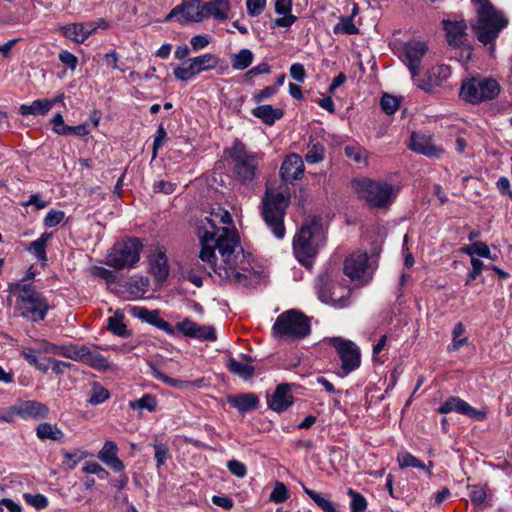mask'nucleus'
Listing matches in <instances>:
<instances>
[{
	"label": "nucleus",
	"instance_id": "nucleus-1",
	"mask_svg": "<svg viewBox=\"0 0 512 512\" xmlns=\"http://www.w3.org/2000/svg\"><path fill=\"white\" fill-rule=\"evenodd\" d=\"M231 224V215L223 209L200 220L197 226L201 244L199 259L205 270L214 272L222 280L246 284V270L239 267V259L244 257L243 250L236 230L229 227Z\"/></svg>",
	"mask_w": 512,
	"mask_h": 512
},
{
	"label": "nucleus",
	"instance_id": "nucleus-2",
	"mask_svg": "<svg viewBox=\"0 0 512 512\" xmlns=\"http://www.w3.org/2000/svg\"><path fill=\"white\" fill-rule=\"evenodd\" d=\"M325 236L322 219L318 216L308 218L293 240V250L301 263L313 258L324 244Z\"/></svg>",
	"mask_w": 512,
	"mask_h": 512
},
{
	"label": "nucleus",
	"instance_id": "nucleus-3",
	"mask_svg": "<svg viewBox=\"0 0 512 512\" xmlns=\"http://www.w3.org/2000/svg\"><path fill=\"white\" fill-rule=\"evenodd\" d=\"M352 189L371 208H387L396 198L397 189L394 185L370 178H359L352 181Z\"/></svg>",
	"mask_w": 512,
	"mask_h": 512
},
{
	"label": "nucleus",
	"instance_id": "nucleus-4",
	"mask_svg": "<svg viewBox=\"0 0 512 512\" xmlns=\"http://www.w3.org/2000/svg\"><path fill=\"white\" fill-rule=\"evenodd\" d=\"M288 206L289 198L282 192L266 190L261 201V216L277 239H282L285 236L284 217Z\"/></svg>",
	"mask_w": 512,
	"mask_h": 512
},
{
	"label": "nucleus",
	"instance_id": "nucleus-5",
	"mask_svg": "<svg viewBox=\"0 0 512 512\" xmlns=\"http://www.w3.org/2000/svg\"><path fill=\"white\" fill-rule=\"evenodd\" d=\"M472 1L477 6L478 14L472 29L481 43L493 44L500 31L507 25V20L497 13L488 0Z\"/></svg>",
	"mask_w": 512,
	"mask_h": 512
},
{
	"label": "nucleus",
	"instance_id": "nucleus-6",
	"mask_svg": "<svg viewBox=\"0 0 512 512\" xmlns=\"http://www.w3.org/2000/svg\"><path fill=\"white\" fill-rule=\"evenodd\" d=\"M17 310L19 314L32 322L45 319L50 309L47 299L31 284H17Z\"/></svg>",
	"mask_w": 512,
	"mask_h": 512
},
{
	"label": "nucleus",
	"instance_id": "nucleus-7",
	"mask_svg": "<svg viewBox=\"0 0 512 512\" xmlns=\"http://www.w3.org/2000/svg\"><path fill=\"white\" fill-rule=\"evenodd\" d=\"M272 333L275 338L285 341L304 338L310 333L309 318L297 310L283 312L276 318Z\"/></svg>",
	"mask_w": 512,
	"mask_h": 512
},
{
	"label": "nucleus",
	"instance_id": "nucleus-8",
	"mask_svg": "<svg viewBox=\"0 0 512 512\" xmlns=\"http://www.w3.org/2000/svg\"><path fill=\"white\" fill-rule=\"evenodd\" d=\"M499 93L500 85L495 79L477 76L462 81L459 96L465 102L480 104L493 100Z\"/></svg>",
	"mask_w": 512,
	"mask_h": 512
},
{
	"label": "nucleus",
	"instance_id": "nucleus-9",
	"mask_svg": "<svg viewBox=\"0 0 512 512\" xmlns=\"http://www.w3.org/2000/svg\"><path fill=\"white\" fill-rule=\"evenodd\" d=\"M143 244L139 238L127 237L117 241L106 255V265L121 270L132 268L140 259Z\"/></svg>",
	"mask_w": 512,
	"mask_h": 512
},
{
	"label": "nucleus",
	"instance_id": "nucleus-10",
	"mask_svg": "<svg viewBox=\"0 0 512 512\" xmlns=\"http://www.w3.org/2000/svg\"><path fill=\"white\" fill-rule=\"evenodd\" d=\"M229 155L235 178L242 184L252 182L259 167V157L249 152L239 141L234 142L229 150Z\"/></svg>",
	"mask_w": 512,
	"mask_h": 512
},
{
	"label": "nucleus",
	"instance_id": "nucleus-11",
	"mask_svg": "<svg viewBox=\"0 0 512 512\" xmlns=\"http://www.w3.org/2000/svg\"><path fill=\"white\" fill-rule=\"evenodd\" d=\"M317 290L318 297L323 303L337 308H343L349 303L351 290L338 283L335 277L327 271L319 275Z\"/></svg>",
	"mask_w": 512,
	"mask_h": 512
},
{
	"label": "nucleus",
	"instance_id": "nucleus-12",
	"mask_svg": "<svg viewBox=\"0 0 512 512\" xmlns=\"http://www.w3.org/2000/svg\"><path fill=\"white\" fill-rule=\"evenodd\" d=\"M329 343L335 348L341 359V369L344 375L349 374L360 366L361 354L355 343L340 337L330 338Z\"/></svg>",
	"mask_w": 512,
	"mask_h": 512
},
{
	"label": "nucleus",
	"instance_id": "nucleus-13",
	"mask_svg": "<svg viewBox=\"0 0 512 512\" xmlns=\"http://www.w3.org/2000/svg\"><path fill=\"white\" fill-rule=\"evenodd\" d=\"M443 28L449 46L462 49V52L466 54V60L470 59L472 49L468 41L466 22L463 19L443 20Z\"/></svg>",
	"mask_w": 512,
	"mask_h": 512
},
{
	"label": "nucleus",
	"instance_id": "nucleus-14",
	"mask_svg": "<svg viewBox=\"0 0 512 512\" xmlns=\"http://www.w3.org/2000/svg\"><path fill=\"white\" fill-rule=\"evenodd\" d=\"M177 18L181 24L186 22H202L204 20L203 1L202 0H183L181 4L175 6L165 20L170 21Z\"/></svg>",
	"mask_w": 512,
	"mask_h": 512
},
{
	"label": "nucleus",
	"instance_id": "nucleus-15",
	"mask_svg": "<svg viewBox=\"0 0 512 512\" xmlns=\"http://www.w3.org/2000/svg\"><path fill=\"white\" fill-rule=\"evenodd\" d=\"M428 52V45L424 41L411 40L403 47V61L407 65L412 79L417 81L421 70V60Z\"/></svg>",
	"mask_w": 512,
	"mask_h": 512
},
{
	"label": "nucleus",
	"instance_id": "nucleus-16",
	"mask_svg": "<svg viewBox=\"0 0 512 512\" xmlns=\"http://www.w3.org/2000/svg\"><path fill=\"white\" fill-rule=\"evenodd\" d=\"M368 254L366 252H354L350 254L344 261V274L351 280H360L367 283L371 279L368 272Z\"/></svg>",
	"mask_w": 512,
	"mask_h": 512
},
{
	"label": "nucleus",
	"instance_id": "nucleus-17",
	"mask_svg": "<svg viewBox=\"0 0 512 512\" xmlns=\"http://www.w3.org/2000/svg\"><path fill=\"white\" fill-rule=\"evenodd\" d=\"M438 412L441 414L457 412L459 414L468 416L477 421H482L486 417V411L478 410L472 407L463 399L456 396H451L448 399H446L438 408Z\"/></svg>",
	"mask_w": 512,
	"mask_h": 512
},
{
	"label": "nucleus",
	"instance_id": "nucleus-18",
	"mask_svg": "<svg viewBox=\"0 0 512 512\" xmlns=\"http://www.w3.org/2000/svg\"><path fill=\"white\" fill-rule=\"evenodd\" d=\"M175 329L180 331L186 337L201 341H215L217 339V334L213 326L198 325L189 318H185L183 321L177 322Z\"/></svg>",
	"mask_w": 512,
	"mask_h": 512
},
{
	"label": "nucleus",
	"instance_id": "nucleus-19",
	"mask_svg": "<svg viewBox=\"0 0 512 512\" xmlns=\"http://www.w3.org/2000/svg\"><path fill=\"white\" fill-rule=\"evenodd\" d=\"M100 23L106 24L103 19L84 23H71L63 26V35L76 43H83L99 27Z\"/></svg>",
	"mask_w": 512,
	"mask_h": 512
},
{
	"label": "nucleus",
	"instance_id": "nucleus-20",
	"mask_svg": "<svg viewBox=\"0 0 512 512\" xmlns=\"http://www.w3.org/2000/svg\"><path fill=\"white\" fill-rule=\"evenodd\" d=\"M451 75L450 67L447 65H436L426 73V79H419L417 87L426 93H432L434 88L441 85Z\"/></svg>",
	"mask_w": 512,
	"mask_h": 512
},
{
	"label": "nucleus",
	"instance_id": "nucleus-21",
	"mask_svg": "<svg viewBox=\"0 0 512 512\" xmlns=\"http://www.w3.org/2000/svg\"><path fill=\"white\" fill-rule=\"evenodd\" d=\"M304 162L298 154H290L283 161L280 168V176L286 183H293L302 178Z\"/></svg>",
	"mask_w": 512,
	"mask_h": 512
},
{
	"label": "nucleus",
	"instance_id": "nucleus-22",
	"mask_svg": "<svg viewBox=\"0 0 512 512\" xmlns=\"http://www.w3.org/2000/svg\"><path fill=\"white\" fill-rule=\"evenodd\" d=\"M409 148L430 158H439L443 154V149L434 144L431 137L412 133Z\"/></svg>",
	"mask_w": 512,
	"mask_h": 512
},
{
	"label": "nucleus",
	"instance_id": "nucleus-23",
	"mask_svg": "<svg viewBox=\"0 0 512 512\" xmlns=\"http://www.w3.org/2000/svg\"><path fill=\"white\" fill-rule=\"evenodd\" d=\"M131 313L133 316L157 327L169 335H174L175 333V328L169 322L162 319L157 310H148L144 307L135 306L131 308Z\"/></svg>",
	"mask_w": 512,
	"mask_h": 512
},
{
	"label": "nucleus",
	"instance_id": "nucleus-24",
	"mask_svg": "<svg viewBox=\"0 0 512 512\" xmlns=\"http://www.w3.org/2000/svg\"><path fill=\"white\" fill-rule=\"evenodd\" d=\"M76 355L75 361L83 362L93 369L106 370L109 368V363L102 354L85 345L77 347Z\"/></svg>",
	"mask_w": 512,
	"mask_h": 512
},
{
	"label": "nucleus",
	"instance_id": "nucleus-25",
	"mask_svg": "<svg viewBox=\"0 0 512 512\" xmlns=\"http://www.w3.org/2000/svg\"><path fill=\"white\" fill-rule=\"evenodd\" d=\"M293 395L288 384H280L276 387L271 397H268V406L276 411L283 412L293 404Z\"/></svg>",
	"mask_w": 512,
	"mask_h": 512
},
{
	"label": "nucleus",
	"instance_id": "nucleus-26",
	"mask_svg": "<svg viewBox=\"0 0 512 512\" xmlns=\"http://www.w3.org/2000/svg\"><path fill=\"white\" fill-rule=\"evenodd\" d=\"M18 406L20 410V418L24 420L34 419H46L49 414V408L38 401L28 400V401H18Z\"/></svg>",
	"mask_w": 512,
	"mask_h": 512
},
{
	"label": "nucleus",
	"instance_id": "nucleus-27",
	"mask_svg": "<svg viewBox=\"0 0 512 512\" xmlns=\"http://www.w3.org/2000/svg\"><path fill=\"white\" fill-rule=\"evenodd\" d=\"M231 5L229 0H209L203 1L204 19L213 17L218 21L227 20L229 17Z\"/></svg>",
	"mask_w": 512,
	"mask_h": 512
},
{
	"label": "nucleus",
	"instance_id": "nucleus-28",
	"mask_svg": "<svg viewBox=\"0 0 512 512\" xmlns=\"http://www.w3.org/2000/svg\"><path fill=\"white\" fill-rule=\"evenodd\" d=\"M118 447L113 441H106L98 453V458L115 472L124 470L123 462L117 456Z\"/></svg>",
	"mask_w": 512,
	"mask_h": 512
},
{
	"label": "nucleus",
	"instance_id": "nucleus-29",
	"mask_svg": "<svg viewBox=\"0 0 512 512\" xmlns=\"http://www.w3.org/2000/svg\"><path fill=\"white\" fill-rule=\"evenodd\" d=\"M241 356L244 358L245 361L231 357L227 361V368L231 373L237 375L238 377L244 380H248L252 378L255 369L254 366L250 364V362L252 361L251 357L247 355Z\"/></svg>",
	"mask_w": 512,
	"mask_h": 512
},
{
	"label": "nucleus",
	"instance_id": "nucleus-30",
	"mask_svg": "<svg viewBox=\"0 0 512 512\" xmlns=\"http://www.w3.org/2000/svg\"><path fill=\"white\" fill-rule=\"evenodd\" d=\"M292 0H276L275 12L283 17L275 19V25L278 27H290L295 23L297 17L291 13Z\"/></svg>",
	"mask_w": 512,
	"mask_h": 512
},
{
	"label": "nucleus",
	"instance_id": "nucleus-31",
	"mask_svg": "<svg viewBox=\"0 0 512 512\" xmlns=\"http://www.w3.org/2000/svg\"><path fill=\"white\" fill-rule=\"evenodd\" d=\"M228 403L237 408L240 412H247L257 408L259 404L258 397L253 393H242L229 396Z\"/></svg>",
	"mask_w": 512,
	"mask_h": 512
},
{
	"label": "nucleus",
	"instance_id": "nucleus-32",
	"mask_svg": "<svg viewBox=\"0 0 512 512\" xmlns=\"http://www.w3.org/2000/svg\"><path fill=\"white\" fill-rule=\"evenodd\" d=\"M77 345H57L54 343H50L48 341H41V346L39 348L40 352L43 353H51L54 355L63 356L65 358L71 359L75 361L77 358Z\"/></svg>",
	"mask_w": 512,
	"mask_h": 512
},
{
	"label": "nucleus",
	"instance_id": "nucleus-33",
	"mask_svg": "<svg viewBox=\"0 0 512 512\" xmlns=\"http://www.w3.org/2000/svg\"><path fill=\"white\" fill-rule=\"evenodd\" d=\"M253 116L259 118L263 121V123L267 125H272L276 120H279L283 117V110L280 108H274L271 105H261L257 106L252 110Z\"/></svg>",
	"mask_w": 512,
	"mask_h": 512
},
{
	"label": "nucleus",
	"instance_id": "nucleus-34",
	"mask_svg": "<svg viewBox=\"0 0 512 512\" xmlns=\"http://www.w3.org/2000/svg\"><path fill=\"white\" fill-rule=\"evenodd\" d=\"M52 109V102H49L48 99H37L33 101L31 104H23L19 107V112L23 116L28 115H46Z\"/></svg>",
	"mask_w": 512,
	"mask_h": 512
},
{
	"label": "nucleus",
	"instance_id": "nucleus-35",
	"mask_svg": "<svg viewBox=\"0 0 512 512\" xmlns=\"http://www.w3.org/2000/svg\"><path fill=\"white\" fill-rule=\"evenodd\" d=\"M151 270L157 280H166L169 275V266L167 257L164 253L159 252L154 256V260L151 264Z\"/></svg>",
	"mask_w": 512,
	"mask_h": 512
},
{
	"label": "nucleus",
	"instance_id": "nucleus-36",
	"mask_svg": "<svg viewBox=\"0 0 512 512\" xmlns=\"http://www.w3.org/2000/svg\"><path fill=\"white\" fill-rule=\"evenodd\" d=\"M36 435L42 440L50 439L54 441H59L64 437L63 432L57 427L56 424H50L46 422L37 426Z\"/></svg>",
	"mask_w": 512,
	"mask_h": 512
},
{
	"label": "nucleus",
	"instance_id": "nucleus-37",
	"mask_svg": "<svg viewBox=\"0 0 512 512\" xmlns=\"http://www.w3.org/2000/svg\"><path fill=\"white\" fill-rule=\"evenodd\" d=\"M148 286V278L139 276L127 282L126 290L133 298H141L147 292Z\"/></svg>",
	"mask_w": 512,
	"mask_h": 512
},
{
	"label": "nucleus",
	"instance_id": "nucleus-38",
	"mask_svg": "<svg viewBox=\"0 0 512 512\" xmlns=\"http://www.w3.org/2000/svg\"><path fill=\"white\" fill-rule=\"evenodd\" d=\"M107 328L117 336H129V332L127 331L126 325L124 323V315L120 311H116L113 316L108 318Z\"/></svg>",
	"mask_w": 512,
	"mask_h": 512
},
{
	"label": "nucleus",
	"instance_id": "nucleus-39",
	"mask_svg": "<svg viewBox=\"0 0 512 512\" xmlns=\"http://www.w3.org/2000/svg\"><path fill=\"white\" fill-rule=\"evenodd\" d=\"M173 74L177 79L181 81H187L200 74V72L194 64L193 60L190 58L188 62L183 63L182 66L175 68Z\"/></svg>",
	"mask_w": 512,
	"mask_h": 512
},
{
	"label": "nucleus",
	"instance_id": "nucleus-40",
	"mask_svg": "<svg viewBox=\"0 0 512 512\" xmlns=\"http://www.w3.org/2000/svg\"><path fill=\"white\" fill-rule=\"evenodd\" d=\"M253 62V53L249 49H242L231 58V64L235 70H244Z\"/></svg>",
	"mask_w": 512,
	"mask_h": 512
},
{
	"label": "nucleus",
	"instance_id": "nucleus-41",
	"mask_svg": "<svg viewBox=\"0 0 512 512\" xmlns=\"http://www.w3.org/2000/svg\"><path fill=\"white\" fill-rule=\"evenodd\" d=\"M191 59L200 73L214 69L219 63L218 57L212 53H206Z\"/></svg>",
	"mask_w": 512,
	"mask_h": 512
},
{
	"label": "nucleus",
	"instance_id": "nucleus-42",
	"mask_svg": "<svg viewBox=\"0 0 512 512\" xmlns=\"http://www.w3.org/2000/svg\"><path fill=\"white\" fill-rule=\"evenodd\" d=\"M88 455H89V453L87 451H82L79 449H76L72 452L64 451L63 452L64 459L62 461V466H63V468H65L67 470H73L77 466V464L81 460L88 457Z\"/></svg>",
	"mask_w": 512,
	"mask_h": 512
},
{
	"label": "nucleus",
	"instance_id": "nucleus-43",
	"mask_svg": "<svg viewBox=\"0 0 512 512\" xmlns=\"http://www.w3.org/2000/svg\"><path fill=\"white\" fill-rule=\"evenodd\" d=\"M304 492L324 511V512H338L335 504L329 499L325 498L322 494L315 492L307 487H303Z\"/></svg>",
	"mask_w": 512,
	"mask_h": 512
},
{
	"label": "nucleus",
	"instance_id": "nucleus-44",
	"mask_svg": "<svg viewBox=\"0 0 512 512\" xmlns=\"http://www.w3.org/2000/svg\"><path fill=\"white\" fill-rule=\"evenodd\" d=\"M49 237V234H42L40 238L33 241L29 246V251L42 262H45L47 260L46 246Z\"/></svg>",
	"mask_w": 512,
	"mask_h": 512
},
{
	"label": "nucleus",
	"instance_id": "nucleus-45",
	"mask_svg": "<svg viewBox=\"0 0 512 512\" xmlns=\"http://www.w3.org/2000/svg\"><path fill=\"white\" fill-rule=\"evenodd\" d=\"M129 406L132 409H146L149 412H154L157 408V400L151 394H144L140 399L130 401Z\"/></svg>",
	"mask_w": 512,
	"mask_h": 512
},
{
	"label": "nucleus",
	"instance_id": "nucleus-46",
	"mask_svg": "<svg viewBox=\"0 0 512 512\" xmlns=\"http://www.w3.org/2000/svg\"><path fill=\"white\" fill-rule=\"evenodd\" d=\"M461 252L471 256L478 255L481 257L489 258L490 257V249L489 247L481 241L474 242L470 245L463 246L461 248Z\"/></svg>",
	"mask_w": 512,
	"mask_h": 512
},
{
	"label": "nucleus",
	"instance_id": "nucleus-47",
	"mask_svg": "<svg viewBox=\"0 0 512 512\" xmlns=\"http://www.w3.org/2000/svg\"><path fill=\"white\" fill-rule=\"evenodd\" d=\"M465 327L463 323L458 322L452 332L453 340L451 345L449 346L450 351H457L460 347L465 345L468 341V338L464 336Z\"/></svg>",
	"mask_w": 512,
	"mask_h": 512
},
{
	"label": "nucleus",
	"instance_id": "nucleus-48",
	"mask_svg": "<svg viewBox=\"0 0 512 512\" xmlns=\"http://www.w3.org/2000/svg\"><path fill=\"white\" fill-rule=\"evenodd\" d=\"M468 489L470 490L471 501L475 505L479 506L485 503L489 490L487 484L468 486Z\"/></svg>",
	"mask_w": 512,
	"mask_h": 512
},
{
	"label": "nucleus",
	"instance_id": "nucleus-49",
	"mask_svg": "<svg viewBox=\"0 0 512 512\" xmlns=\"http://www.w3.org/2000/svg\"><path fill=\"white\" fill-rule=\"evenodd\" d=\"M334 33H343L354 35L359 33V29L353 23L352 17H342L340 21L334 26Z\"/></svg>",
	"mask_w": 512,
	"mask_h": 512
},
{
	"label": "nucleus",
	"instance_id": "nucleus-50",
	"mask_svg": "<svg viewBox=\"0 0 512 512\" xmlns=\"http://www.w3.org/2000/svg\"><path fill=\"white\" fill-rule=\"evenodd\" d=\"M325 156V148L320 143H314L309 147L305 155V160L308 164H316L321 162Z\"/></svg>",
	"mask_w": 512,
	"mask_h": 512
},
{
	"label": "nucleus",
	"instance_id": "nucleus-51",
	"mask_svg": "<svg viewBox=\"0 0 512 512\" xmlns=\"http://www.w3.org/2000/svg\"><path fill=\"white\" fill-rule=\"evenodd\" d=\"M348 495L351 497V512H364L366 510L367 501L363 495L354 491L352 488L348 489Z\"/></svg>",
	"mask_w": 512,
	"mask_h": 512
},
{
	"label": "nucleus",
	"instance_id": "nucleus-52",
	"mask_svg": "<svg viewBox=\"0 0 512 512\" xmlns=\"http://www.w3.org/2000/svg\"><path fill=\"white\" fill-rule=\"evenodd\" d=\"M109 396L110 393L106 388H104L100 384L95 383L92 387L88 402L91 405H98L107 400Z\"/></svg>",
	"mask_w": 512,
	"mask_h": 512
},
{
	"label": "nucleus",
	"instance_id": "nucleus-53",
	"mask_svg": "<svg viewBox=\"0 0 512 512\" xmlns=\"http://www.w3.org/2000/svg\"><path fill=\"white\" fill-rule=\"evenodd\" d=\"M398 463L401 468L415 467L425 470V464L412 454L405 452L398 456Z\"/></svg>",
	"mask_w": 512,
	"mask_h": 512
},
{
	"label": "nucleus",
	"instance_id": "nucleus-54",
	"mask_svg": "<svg viewBox=\"0 0 512 512\" xmlns=\"http://www.w3.org/2000/svg\"><path fill=\"white\" fill-rule=\"evenodd\" d=\"M152 446H153L154 451H155L154 458H155V461H156V466L159 468L168 459L169 448H168L167 444L162 443V442H157V441H155L152 444Z\"/></svg>",
	"mask_w": 512,
	"mask_h": 512
},
{
	"label": "nucleus",
	"instance_id": "nucleus-55",
	"mask_svg": "<svg viewBox=\"0 0 512 512\" xmlns=\"http://www.w3.org/2000/svg\"><path fill=\"white\" fill-rule=\"evenodd\" d=\"M90 273L95 278L103 279L107 284H113L116 282V275L114 272L102 266H93L90 269Z\"/></svg>",
	"mask_w": 512,
	"mask_h": 512
},
{
	"label": "nucleus",
	"instance_id": "nucleus-56",
	"mask_svg": "<svg viewBox=\"0 0 512 512\" xmlns=\"http://www.w3.org/2000/svg\"><path fill=\"white\" fill-rule=\"evenodd\" d=\"M345 155L348 158H351L356 163H366L367 162V152L365 149L358 146H346L345 147Z\"/></svg>",
	"mask_w": 512,
	"mask_h": 512
},
{
	"label": "nucleus",
	"instance_id": "nucleus-57",
	"mask_svg": "<svg viewBox=\"0 0 512 512\" xmlns=\"http://www.w3.org/2000/svg\"><path fill=\"white\" fill-rule=\"evenodd\" d=\"M380 104H381L382 110L386 114L392 115L397 111V109L399 107V100H398V98H396L392 95L384 94L381 98Z\"/></svg>",
	"mask_w": 512,
	"mask_h": 512
},
{
	"label": "nucleus",
	"instance_id": "nucleus-58",
	"mask_svg": "<svg viewBox=\"0 0 512 512\" xmlns=\"http://www.w3.org/2000/svg\"><path fill=\"white\" fill-rule=\"evenodd\" d=\"M17 417H20L18 402L0 410V421L2 422L13 423Z\"/></svg>",
	"mask_w": 512,
	"mask_h": 512
},
{
	"label": "nucleus",
	"instance_id": "nucleus-59",
	"mask_svg": "<svg viewBox=\"0 0 512 512\" xmlns=\"http://www.w3.org/2000/svg\"><path fill=\"white\" fill-rule=\"evenodd\" d=\"M288 496L289 494L286 486L281 482H277L270 494V500L275 503H282L288 499Z\"/></svg>",
	"mask_w": 512,
	"mask_h": 512
},
{
	"label": "nucleus",
	"instance_id": "nucleus-60",
	"mask_svg": "<svg viewBox=\"0 0 512 512\" xmlns=\"http://www.w3.org/2000/svg\"><path fill=\"white\" fill-rule=\"evenodd\" d=\"M23 498L28 504L32 505L36 509H44L48 506V499L42 494L32 495L25 493Z\"/></svg>",
	"mask_w": 512,
	"mask_h": 512
},
{
	"label": "nucleus",
	"instance_id": "nucleus-61",
	"mask_svg": "<svg viewBox=\"0 0 512 512\" xmlns=\"http://www.w3.org/2000/svg\"><path fill=\"white\" fill-rule=\"evenodd\" d=\"M52 130L58 135H68L69 125L64 123L61 113H56L51 119Z\"/></svg>",
	"mask_w": 512,
	"mask_h": 512
},
{
	"label": "nucleus",
	"instance_id": "nucleus-62",
	"mask_svg": "<svg viewBox=\"0 0 512 512\" xmlns=\"http://www.w3.org/2000/svg\"><path fill=\"white\" fill-rule=\"evenodd\" d=\"M82 471L85 473L96 474L101 479H105L109 475V473L99 463L94 461L86 462Z\"/></svg>",
	"mask_w": 512,
	"mask_h": 512
},
{
	"label": "nucleus",
	"instance_id": "nucleus-63",
	"mask_svg": "<svg viewBox=\"0 0 512 512\" xmlns=\"http://www.w3.org/2000/svg\"><path fill=\"white\" fill-rule=\"evenodd\" d=\"M472 269L467 275V280L465 285H470L471 281L475 280L482 272L484 263L478 258H471Z\"/></svg>",
	"mask_w": 512,
	"mask_h": 512
},
{
	"label": "nucleus",
	"instance_id": "nucleus-64",
	"mask_svg": "<svg viewBox=\"0 0 512 512\" xmlns=\"http://www.w3.org/2000/svg\"><path fill=\"white\" fill-rule=\"evenodd\" d=\"M65 217V213L60 210H50L45 219L44 224L46 227H54L58 225Z\"/></svg>",
	"mask_w": 512,
	"mask_h": 512
}]
</instances>
